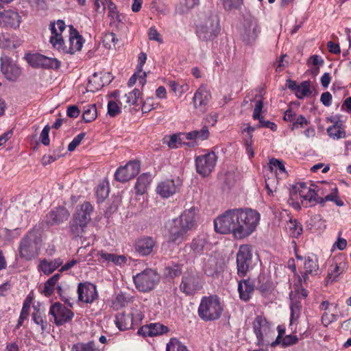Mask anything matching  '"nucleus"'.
Instances as JSON below:
<instances>
[{
    "instance_id": "obj_1",
    "label": "nucleus",
    "mask_w": 351,
    "mask_h": 351,
    "mask_svg": "<svg viewBox=\"0 0 351 351\" xmlns=\"http://www.w3.org/2000/svg\"><path fill=\"white\" fill-rule=\"evenodd\" d=\"M260 214L250 208L230 209L214 220L215 230L220 234H232L237 239H245L256 230Z\"/></svg>"
},
{
    "instance_id": "obj_2",
    "label": "nucleus",
    "mask_w": 351,
    "mask_h": 351,
    "mask_svg": "<svg viewBox=\"0 0 351 351\" xmlns=\"http://www.w3.org/2000/svg\"><path fill=\"white\" fill-rule=\"evenodd\" d=\"M197 210L195 207L185 210L181 215L173 219L168 224L169 240L174 243H182L186 237L188 231L196 225Z\"/></svg>"
},
{
    "instance_id": "obj_3",
    "label": "nucleus",
    "mask_w": 351,
    "mask_h": 351,
    "mask_svg": "<svg viewBox=\"0 0 351 351\" xmlns=\"http://www.w3.org/2000/svg\"><path fill=\"white\" fill-rule=\"evenodd\" d=\"M195 25V34L202 41L213 40L220 32L219 19L211 12L200 13Z\"/></svg>"
},
{
    "instance_id": "obj_4",
    "label": "nucleus",
    "mask_w": 351,
    "mask_h": 351,
    "mask_svg": "<svg viewBox=\"0 0 351 351\" xmlns=\"http://www.w3.org/2000/svg\"><path fill=\"white\" fill-rule=\"evenodd\" d=\"M223 311L219 298L216 295L204 296L198 307L199 317L205 322L215 321L220 318Z\"/></svg>"
},
{
    "instance_id": "obj_5",
    "label": "nucleus",
    "mask_w": 351,
    "mask_h": 351,
    "mask_svg": "<svg viewBox=\"0 0 351 351\" xmlns=\"http://www.w3.org/2000/svg\"><path fill=\"white\" fill-rule=\"evenodd\" d=\"M93 207L88 202L77 206L76 213L70 223L71 232L75 237H82L86 225L90 220Z\"/></svg>"
},
{
    "instance_id": "obj_6",
    "label": "nucleus",
    "mask_w": 351,
    "mask_h": 351,
    "mask_svg": "<svg viewBox=\"0 0 351 351\" xmlns=\"http://www.w3.org/2000/svg\"><path fill=\"white\" fill-rule=\"evenodd\" d=\"M136 288L141 292L152 290L160 280V276L152 269H146L133 276Z\"/></svg>"
},
{
    "instance_id": "obj_7",
    "label": "nucleus",
    "mask_w": 351,
    "mask_h": 351,
    "mask_svg": "<svg viewBox=\"0 0 351 351\" xmlns=\"http://www.w3.org/2000/svg\"><path fill=\"white\" fill-rule=\"evenodd\" d=\"M253 329L257 338V344L260 346H271V336L274 335L271 326L266 319L257 316L253 322Z\"/></svg>"
},
{
    "instance_id": "obj_8",
    "label": "nucleus",
    "mask_w": 351,
    "mask_h": 351,
    "mask_svg": "<svg viewBox=\"0 0 351 351\" xmlns=\"http://www.w3.org/2000/svg\"><path fill=\"white\" fill-rule=\"evenodd\" d=\"M252 263V252L250 245H241L237 254V274L243 278L246 276Z\"/></svg>"
},
{
    "instance_id": "obj_9",
    "label": "nucleus",
    "mask_w": 351,
    "mask_h": 351,
    "mask_svg": "<svg viewBox=\"0 0 351 351\" xmlns=\"http://www.w3.org/2000/svg\"><path fill=\"white\" fill-rule=\"evenodd\" d=\"M217 156L214 152L198 156L195 158L197 172L203 177L208 176L215 169Z\"/></svg>"
},
{
    "instance_id": "obj_10",
    "label": "nucleus",
    "mask_w": 351,
    "mask_h": 351,
    "mask_svg": "<svg viewBox=\"0 0 351 351\" xmlns=\"http://www.w3.org/2000/svg\"><path fill=\"white\" fill-rule=\"evenodd\" d=\"M49 313L53 318V322L56 326H62L69 322L74 316L71 310L59 302H55L51 306Z\"/></svg>"
},
{
    "instance_id": "obj_11",
    "label": "nucleus",
    "mask_w": 351,
    "mask_h": 351,
    "mask_svg": "<svg viewBox=\"0 0 351 351\" xmlns=\"http://www.w3.org/2000/svg\"><path fill=\"white\" fill-rule=\"evenodd\" d=\"M180 290L187 295H192L202 288V282L198 275L185 273L180 286Z\"/></svg>"
},
{
    "instance_id": "obj_12",
    "label": "nucleus",
    "mask_w": 351,
    "mask_h": 351,
    "mask_svg": "<svg viewBox=\"0 0 351 351\" xmlns=\"http://www.w3.org/2000/svg\"><path fill=\"white\" fill-rule=\"evenodd\" d=\"M27 60L35 68L58 69L60 64V61L56 58H48L39 53L28 55Z\"/></svg>"
},
{
    "instance_id": "obj_13",
    "label": "nucleus",
    "mask_w": 351,
    "mask_h": 351,
    "mask_svg": "<svg viewBox=\"0 0 351 351\" xmlns=\"http://www.w3.org/2000/svg\"><path fill=\"white\" fill-rule=\"evenodd\" d=\"M140 171V164L130 161L125 166L120 167L114 173V179L120 182H127L134 178Z\"/></svg>"
},
{
    "instance_id": "obj_14",
    "label": "nucleus",
    "mask_w": 351,
    "mask_h": 351,
    "mask_svg": "<svg viewBox=\"0 0 351 351\" xmlns=\"http://www.w3.org/2000/svg\"><path fill=\"white\" fill-rule=\"evenodd\" d=\"M304 259V270L301 271V276H298L299 282L302 286L307 285L309 275L315 276L319 270L318 261L315 256H307Z\"/></svg>"
},
{
    "instance_id": "obj_15",
    "label": "nucleus",
    "mask_w": 351,
    "mask_h": 351,
    "mask_svg": "<svg viewBox=\"0 0 351 351\" xmlns=\"http://www.w3.org/2000/svg\"><path fill=\"white\" fill-rule=\"evenodd\" d=\"M182 185V181L176 179L166 180L160 182L156 188L157 193L162 197L167 198L175 194Z\"/></svg>"
},
{
    "instance_id": "obj_16",
    "label": "nucleus",
    "mask_w": 351,
    "mask_h": 351,
    "mask_svg": "<svg viewBox=\"0 0 351 351\" xmlns=\"http://www.w3.org/2000/svg\"><path fill=\"white\" fill-rule=\"evenodd\" d=\"M51 36L50 43L52 46L60 51L63 48L64 40L62 33L65 30V24L63 21L58 20L56 23L50 25Z\"/></svg>"
},
{
    "instance_id": "obj_17",
    "label": "nucleus",
    "mask_w": 351,
    "mask_h": 351,
    "mask_svg": "<svg viewBox=\"0 0 351 351\" xmlns=\"http://www.w3.org/2000/svg\"><path fill=\"white\" fill-rule=\"evenodd\" d=\"M114 10H116V6L111 2V26L113 27L112 32L120 36H126L128 27L123 22L124 16Z\"/></svg>"
},
{
    "instance_id": "obj_18",
    "label": "nucleus",
    "mask_w": 351,
    "mask_h": 351,
    "mask_svg": "<svg viewBox=\"0 0 351 351\" xmlns=\"http://www.w3.org/2000/svg\"><path fill=\"white\" fill-rule=\"evenodd\" d=\"M77 293L79 300L86 303H90L97 298L96 287L92 283H80Z\"/></svg>"
},
{
    "instance_id": "obj_19",
    "label": "nucleus",
    "mask_w": 351,
    "mask_h": 351,
    "mask_svg": "<svg viewBox=\"0 0 351 351\" xmlns=\"http://www.w3.org/2000/svg\"><path fill=\"white\" fill-rule=\"evenodd\" d=\"M1 71L8 80L14 81L19 77L21 74L20 69L8 57H1Z\"/></svg>"
},
{
    "instance_id": "obj_20",
    "label": "nucleus",
    "mask_w": 351,
    "mask_h": 351,
    "mask_svg": "<svg viewBox=\"0 0 351 351\" xmlns=\"http://www.w3.org/2000/svg\"><path fill=\"white\" fill-rule=\"evenodd\" d=\"M20 254L27 260H30L38 254L37 243L29 237L22 239L20 245Z\"/></svg>"
},
{
    "instance_id": "obj_21",
    "label": "nucleus",
    "mask_w": 351,
    "mask_h": 351,
    "mask_svg": "<svg viewBox=\"0 0 351 351\" xmlns=\"http://www.w3.org/2000/svg\"><path fill=\"white\" fill-rule=\"evenodd\" d=\"M168 331L167 326L160 323H152L141 327L138 330V334L143 337H154L167 333Z\"/></svg>"
},
{
    "instance_id": "obj_22",
    "label": "nucleus",
    "mask_w": 351,
    "mask_h": 351,
    "mask_svg": "<svg viewBox=\"0 0 351 351\" xmlns=\"http://www.w3.org/2000/svg\"><path fill=\"white\" fill-rule=\"evenodd\" d=\"M70 214L64 207H58L51 210L47 215V222L50 225H58L66 221Z\"/></svg>"
},
{
    "instance_id": "obj_23",
    "label": "nucleus",
    "mask_w": 351,
    "mask_h": 351,
    "mask_svg": "<svg viewBox=\"0 0 351 351\" xmlns=\"http://www.w3.org/2000/svg\"><path fill=\"white\" fill-rule=\"evenodd\" d=\"M254 282L250 279H244L238 282V292L239 298L243 302H247L252 298L254 291Z\"/></svg>"
},
{
    "instance_id": "obj_24",
    "label": "nucleus",
    "mask_w": 351,
    "mask_h": 351,
    "mask_svg": "<svg viewBox=\"0 0 351 351\" xmlns=\"http://www.w3.org/2000/svg\"><path fill=\"white\" fill-rule=\"evenodd\" d=\"M155 243L152 237H144L136 241L135 250L140 255L147 256L153 251Z\"/></svg>"
},
{
    "instance_id": "obj_25",
    "label": "nucleus",
    "mask_w": 351,
    "mask_h": 351,
    "mask_svg": "<svg viewBox=\"0 0 351 351\" xmlns=\"http://www.w3.org/2000/svg\"><path fill=\"white\" fill-rule=\"evenodd\" d=\"M69 46L64 45L63 44V48L60 49L63 52L73 54L80 50H81L83 45V39L80 35H79L78 32L75 30H73L71 33V36L69 37Z\"/></svg>"
},
{
    "instance_id": "obj_26",
    "label": "nucleus",
    "mask_w": 351,
    "mask_h": 351,
    "mask_svg": "<svg viewBox=\"0 0 351 351\" xmlns=\"http://www.w3.org/2000/svg\"><path fill=\"white\" fill-rule=\"evenodd\" d=\"M19 23L20 16L16 12L10 10L0 12V25L17 27Z\"/></svg>"
},
{
    "instance_id": "obj_27",
    "label": "nucleus",
    "mask_w": 351,
    "mask_h": 351,
    "mask_svg": "<svg viewBox=\"0 0 351 351\" xmlns=\"http://www.w3.org/2000/svg\"><path fill=\"white\" fill-rule=\"evenodd\" d=\"M258 32V25L255 20H246L245 21L242 33V36L245 41L247 43L254 41L257 37Z\"/></svg>"
},
{
    "instance_id": "obj_28",
    "label": "nucleus",
    "mask_w": 351,
    "mask_h": 351,
    "mask_svg": "<svg viewBox=\"0 0 351 351\" xmlns=\"http://www.w3.org/2000/svg\"><path fill=\"white\" fill-rule=\"evenodd\" d=\"M301 202L304 204L306 202V206H311L313 205L319 204L317 199H319V195L315 192L314 189H311L308 187L306 184V189H302L300 191V196Z\"/></svg>"
},
{
    "instance_id": "obj_29",
    "label": "nucleus",
    "mask_w": 351,
    "mask_h": 351,
    "mask_svg": "<svg viewBox=\"0 0 351 351\" xmlns=\"http://www.w3.org/2000/svg\"><path fill=\"white\" fill-rule=\"evenodd\" d=\"M210 99V93L204 88L200 87L193 96V104L195 108L206 106Z\"/></svg>"
},
{
    "instance_id": "obj_30",
    "label": "nucleus",
    "mask_w": 351,
    "mask_h": 351,
    "mask_svg": "<svg viewBox=\"0 0 351 351\" xmlns=\"http://www.w3.org/2000/svg\"><path fill=\"white\" fill-rule=\"evenodd\" d=\"M208 243L205 235H199L193 239L191 243L185 245V249L190 248L195 255H200L203 253L206 245Z\"/></svg>"
},
{
    "instance_id": "obj_31",
    "label": "nucleus",
    "mask_w": 351,
    "mask_h": 351,
    "mask_svg": "<svg viewBox=\"0 0 351 351\" xmlns=\"http://www.w3.org/2000/svg\"><path fill=\"white\" fill-rule=\"evenodd\" d=\"M114 322L120 331L131 329L134 326L129 314L126 315L124 312L117 313Z\"/></svg>"
},
{
    "instance_id": "obj_32",
    "label": "nucleus",
    "mask_w": 351,
    "mask_h": 351,
    "mask_svg": "<svg viewBox=\"0 0 351 351\" xmlns=\"http://www.w3.org/2000/svg\"><path fill=\"white\" fill-rule=\"evenodd\" d=\"M346 263L341 262L339 263H335L332 265L328 270V273L326 279V284L338 280V277L345 271Z\"/></svg>"
},
{
    "instance_id": "obj_33",
    "label": "nucleus",
    "mask_w": 351,
    "mask_h": 351,
    "mask_svg": "<svg viewBox=\"0 0 351 351\" xmlns=\"http://www.w3.org/2000/svg\"><path fill=\"white\" fill-rule=\"evenodd\" d=\"M204 269L207 276H213L222 270V265L216 257L210 256L204 264Z\"/></svg>"
},
{
    "instance_id": "obj_34",
    "label": "nucleus",
    "mask_w": 351,
    "mask_h": 351,
    "mask_svg": "<svg viewBox=\"0 0 351 351\" xmlns=\"http://www.w3.org/2000/svg\"><path fill=\"white\" fill-rule=\"evenodd\" d=\"M62 263L63 261L60 258L54 259L53 261L43 259L40 263L39 268L45 274L49 275L62 265Z\"/></svg>"
},
{
    "instance_id": "obj_35",
    "label": "nucleus",
    "mask_w": 351,
    "mask_h": 351,
    "mask_svg": "<svg viewBox=\"0 0 351 351\" xmlns=\"http://www.w3.org/2000/svg\"><path fill=\"white\" fill-rule=\"evenodd\" d=\"M319 204L322 206H324L326 202L330 201L334 202L338 206H343V202L339 198V191L336 186L331 188V192L326 195L324 197H319V199H317Z\"/></svg>"
},
{
    "instance_id": "obj_36",
    "label": "nucleus",
    "mask_w": 351,
    "mask_h": 351,
    "mask_svg": "<svg viewBox=\"0 0 351 351\" xmlns=\"http://www.w3.org/2000/svg\"><path fill=\"white\" fill-rule=\"evenodd\" d=\"M151 176L147 173L141 174L136 180L134 189L136 194L143 195L144 194L149 186L151 182Z\"/></svg>"
},
{
    "instance_id": "obj_37",
    "label": "nucleus",
    "mask_w": 351,
    "mask_h": 351,
    "mask_svg": "<svg viewBox=\"0 0 351 351\" xmlns=\"http://www.w3.org/2000/svg\"><path fill=\"white\" fill-rule=\"evenodd\" d=\"M104 85L101 76L97 73H94L89 77L86 86L87 92H96L101 89Z\"/></svg>"
},
{
    "instance_id": "obj_38",
    "label": "nucleus",
    "mask_w": 351,
    "mask_h": 351,
    "mask_svg": "<svg viewBox=\"0 0 351 351\" xmlns=\"http://www.w3.org/2000/svg\"><path fill=\"white\" fill-rule=\"evenodd\" d=\"M131 321L133 322L134 326L139 325L144 318V314L143 311V306L140 302L135 304L134 306L131 308L130 313Z\"/></svg>"
},
{
    "instance_id": "obj_39",
    "label": "nucleus",
    "mask_w": 351,
    "mask_h": 351,
    "mask_svg": "<svg viewBox=\"0 0 351 351\" xmlns=\"http://www.w3.org/2000/svg\"><path fill=\"white\" fill-rule=\"evenodd\" d=\"M133 297L129 293L120 292L119 293L112 303V306L114 309H119L120 308L125 306L130 302H132Z\"/></svg>"
},
{
    "instance_id": "obj_40",
    "label": "nucleus",
    "mask_w": 351,
    "mask_h": 351,
    "mask_svg": "<svg viewBox=\"0 0 351 351\" xmlns=\"http://www.w3.org/2000/svg\"><path fill=\"white\" fill-rule=\"evenodd\" d=\"M141 95V93L139 89L134 88L132 91L128 94H125L123 97L125 103L129 106H139V99Z\"/></svg>"
},
{
    "instance_id": "obj_41",
    "label": "nucleus",
    "mask_w": 351,
    "mask_h": 351,
    "mask_svg": "<svg viewBox=\"0 0 351 351\" xmlns=\"http://www.w3.org/2000/svg\"><path fill=\"white\" fill-rule=\"evenodd\" d=\"M60 276L59 274H56L52 277L49 278L45 283L44 289L43 293L46 296H50L54 291L55 286L58 281Z\"/></svg>"
},
{
    "instance_id": "obj_42",
    "label": "nucleus",
    "mask_w": 351,
    "mask_h": 351,
    "mask_svg": "<svg viewBox=\"0 0 351 351\" xmlns=\"http://www.w3.org/2000/svg\"><path fill=\"white\" fill-rule=\"evenodd\" d=\"M110 186L107 180L102 182L97 187L96 195L99 202L104 201L109 195Z\"/></svg>"
},
{
    "instance_id": "obj_43",
    "label": "nucleus",
    "mask_w": 351,
    "mask_h": 351,
    "mask_svg": "<svg viewBox=\"0 0 351 351\" xmlns=\"http://www.w3.org/2000/svg\"><path fill=\"white\" fill-rule=\"evenodd\" d=\"M287 228L289 230L292 237L298 238L302 232V226L296 219H290L287 223Z\"/></svg>"
},
{
    "instance_id": "obj_44",
    "label": "nucleus",
    "mask_w": 351,
    "mask_h": 351,
    "mask_svg": "<svg viewBox=\"0 0 351 351\" xmlns=\"http://www.w3.org/2000/svg\"><path fill=\"white\" fill-rule=\"evenodd\" d=\"M32 302V298L28 295L23 302L22 310L18 322V326H21L23 324V321L25 319H27L29 315V311Z\"/></svg>"
},
{
    "instance_id": "obj_45",
    "label": "nucleus",
    "mask_w": 351,
    "mask_h": 351,
    "mask_svg": "<svg viewBox=\"0 0 351 351\" xmlns=\"http://www.w3.org/2000/svg\"><path fill=\"white\" fill-rule=\"evenodd\" d=\"M182 274V265L180 264L172 263L167 266L165 269V274L171 278L179 276Z\"/></svg>"
},
{
    "instance_id": "obj_46",
    "label": "nucleus",
    "mask_w": 351,
    "mask_h": 351,
    "mask_svg": "<svg viewBox=\"0 0 351 351\" xmlns=\"http://www.w3.org/2000/svg\"><path fill=\"white\" fill-rule=\"evenodd\" d=\"M35 311L33 313L32 318L34 322L37 324L41 326L42 330H45L47 328V322L45 319V315L43 312L40 311L38 309L34 308Z\"/></svg>"
},
{
    "instance_id": "obj_47",
    "label": "nucleus",
    "mask_w": 351,
    "mask_h": 351,
    "mask_svg": "<svg viewBox=\"0 0 351 351\" xmlns=\"http://www.w3.org/2000/svg\"><path fill=\"white\" fill-rule=\"evenodd\" d=\"M97 117V109L95 106L89 105L84 108L82 118L85 122H91Z\"/></svg>"
},
{
    "instance_id": "obj_48",
    "label": "nucleus",
    "mask_w": 351,
    "mask_h": 351,
    "mask_svg": "<svg viewBox=\"0 0 351 351\" xmlns=\"http://www.w3.org/2000/svg\"><path fill=\"white\" fill-rule=\"evenodd\" d=\"M166 351H189L186 346L176 338L170 339L167 344Z\"/></svg>"
},
{
    "instance_id": "obj_49",
    "label": "nucleus",
    "mask_w": 351,
    "mask_h": 351,
    "mask_svg": "<svg viewBox=\"0 0 351 351\" xmlns=\"http://www.w3.org/2000/svg\"><path fill=\"white\" fill-rule=\"evenodd\" d=\"M310 92V82L304 81L298 86L295 90L296 97L302 99L305 97Z\"/></svg>"
},
{
    "instance_id": "obj_50",
    "label": "nucleus",
    "mask_w": 351,
    "mask_h": 351,
    "mask_svg": "<svg viewBox=\"0 0 351 351\" xmlns=\"http://www.w3.org/2000/svg\"><path fill=\"white\" fill-rule=\"evenodd\" d=\"M298 342V337L295 335H288L279 340V343L282 348H287L296 344Z\"/></svg>"
},
{
    "instance_id": "obj_51",
    "label": "nucleus",
    "mask_w": 351,
    "mask_h": 351,
    "mask_svg": "<svg viewBox=\"0 0 351 351\" xmlns=\"http://www.w3.org/2000/svg\"><path fill=\"white\" fill-rule=\"evenodd\" d=\"M71 351H96L95 345L93 341L86 343H79L73 346Z\"/></svg>"
},
{
    "instance_id": "obj_52",
    "label": "nucleus",
    "mask_w": 351,
    "mask_h": 351,
    "mask_svg": "<svg viewBox=\"0 0 351 351\" xmlns=\"http://www.w3.org/2000/svg\"><path fill=\"white\" fill-rule=\"evenodd\" d=\"M151 10L153 12L158 14L165 15L168 13L166 6L160 3L159 0H154L151 3Z\"/></svg>"
},
{
    "instance_id": "obj_53",
    "label": "nucleus",
    "mask_w": 351,
    "mask_h": 351,
    "mask_svg": "<svg viewBox=\"0 0 351 351\" xmlns=\"http://www.w3.org/2000/svg\"><path fill=\"white\" fill-rule=\"evenodd\" d=\"M302 189H306V183L304 182H300L293 185L289 191L291 199L293 200L296 199L298 195L300 196V191Z\"/></svg>"
},
{
    "instance_id": "obj_54",
    "label": "nucleus",
    "mask_w": 351,
    "mask_h": 351,
    "mask_svg": "<svg viewBox=\"0 0 351 351\" xmlns=\"http://www.w3.org/2000/svg\"><path fill=\"white\" fill-rule=\"evenodd\" d=\"M111 36L112 37L111 41L114 43V49L116 50L121 49L124 45L123 40L126 38V36H120L115 32H111Z\"/></svg>"
},
{
    "instance_id": "obj_55",
    "label": "nucleus",
    "mask_w": 351,
    "mask_h": 351,
    "mask_svg": "<svg viewBox=\"0 0 351 351\" xmlns=\"http://www.w3.org/2000/svg\"><path fill=\"white\" fill-rule=\"evenodd\" d=\"M264 276H259L258 278V285H257V289L261 292V293H267L268 292L271 288V282L267 280L265 282H261L262 279L264 280Z\"/></svg>"
},
{
    "instance_id": "obj_56",
    "label": "nucleus",
    "mask_w": 351,
    "mask_h": 351,
    "mask_svg": "<svg viewBox=\"0 0 351 351\" xmlns=\"http://www.w3.org/2000/svg\"><path fill=\"white\" fill-rule=\"evenodd\" d=\"M308 124V120L303 115L300 114L295 117V121H293L291 127V130H293L295 129L299 128H304L305 125Z\"/></svg>"
},
{
    "instance_id": "obj_57",
    "label": "nucleus",
    "mask_w": 351,
    "mask_h": 351,
    "mask_svg": "<svg viewBox=\"0 0 351 351\" xmlns=\"http://www.w3.org/2000/svg\"><path fill=\"white\" fill-rule=\"evenodd\" d=\"M328 135L332 138H341L345 137V132L340 129H337L335 125L330 126L327 129Z\"/></svg>"
},
{
    "instance_id": "obj_58",
    "label": "nucleus",
    "mask_w": 351,
    "mask_h": 351,
    "mask_svg": "<svg viewBox=\"0 0 351 351\" xmlns=\"http://www.w3.org/2000/svg\"><path fill=\"white\" fill-rule=\"evenodd\" d=\"M184 138L181 137V134H173L169 137L167 143L170 148L175 149L178 147V144H181Z\"/></svg>"
},
{
    "instance_id": "obj_59",
    "label": "nucleus",
    "mask_w": 351,
    "mask_h": 351,
    "mask_svg": "<svg viewBox=\"0 0 351 351\" xmlns=\"http://www.w3.org/2000/svg\"><path fill=\"white\" fill-rule=\"evenodd\" d=\"M85 136V133H80L77 135L73 141L69 144L68 150L73 152L80 144Z\"/></svg>"
},
{
    "instance_id": "obj_60",
    "label": "nucleus",
    "mask_w": 351,
    "mask_h": 351,
    "mask_svg": "<svg viewBox=\"0 0 351 351\" xmlns=\"http://www.w3.org/2000/svg\"><path fill=\"white\" fill-rule=\"evenodd\" d=\"M291 308V318H290V324H292L295 321H296L300 313V306L298 304H293L290 306Z\"/></svg>"
},
{
    "instance_id": "obj_61",
    "label": "nucleus",
    "mask_w": 351,
    "mask_h": 351,
    "mask_svg": "<svg viewBox=\"0 0 351 351\" xmlns=\"http://www.w3.org/2000/svg\"><path fill=\"white\" fill-rule=\"evenodd\" d=\"M223 6L226 10L239 8L243 3V0H223Z\"/></svg>"
},
{
    "instance_id": "obj_62",
    "label": "nucleus",
    "mask_w": 351,
    "mask_h": 351,
    "mask_svg": "<svg viewBox=\"0 0 351 351\" xmlns=\"http://www.w3.org/2000/svg\"><path fill=\"white\" fill-rule=\"evenodd\" d=\"M95 6L97 12L101 13L106 8H110V2L108 0H94Z\"/></svg>"
},
{
    "instance_id": "obj_63",
    "label": "nucleus",
    "mask_w": 351,
    "mask_h": 351,
    "mask_svg": "<svg viewBox=\"0 0 351 351\" xmlns=\"http://www.w3.org/2000/svg\"><path fill=\"white\" fill-rule=\"evenodd\" d=\"M50 128L49 125H46L42 130L40 134V141L45 145H48L50 143L49 138Z\"/></svg>"
},
{
    "instance_id": "obj_64",
    "label": "nucleus",
    "mask_w": 351,
    "mask_h": 351,
    "mask_svg": "<svg viewBox=\"0 0 351 351\" xmlns=\"http://www.w3.org/2000/svg\"><path fill=\"white\" fill-rule=\"evenodd\" d=\"M127 258L123 255L111 254V262L117 265H123L126 263Z\"/></svg>"
}]
</instances>
